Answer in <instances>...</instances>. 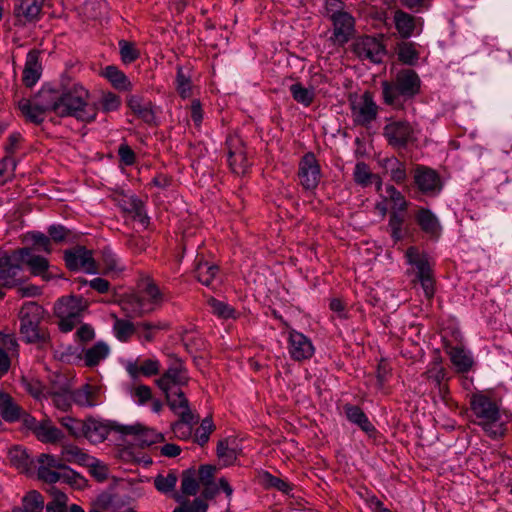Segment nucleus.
<instances>
[{
    "label": "nucleus",
    "mask_w": 512,
    "mask_h": 512,
    "mask_svg": "<svg viewBox=\"0 0 512 512\" xmlns=\"http://www.w3.org/2000/svg\"><path fill=\"white\" fill-rule=\"evenodd\" d=\"M101 75L109 81L114 89L120 92H129L133 89L130 79L114 65L106 66L102 70Z\"/></svg>",
    "instance_id": "26"
},
{
    "label": "nucleus",
    "mask_w": 512,
    "mask_h": 512,
    "mask_svg": "<svg viewBox=\"0 0 512 512\" xmlns=\"http://www.w3.org/2000/svg\"><path fill=\"white\" fill-rule=\"evenodd\" d=\"M405 257L407 263L417 269V278L422 286L425 296L427 298H431L434 295L435 289L434 279L427 257L420 254L415 247L408 248Z\"/></svg>",
    "instance_id": "9"
},
{
    "label": "nucleus",
    "mask_w": 512,
    "mask_h": 512,
    "mask_svg": "<svg viewBox=\"0 0 512 512\" xmlns=\"http://www.w3.org/2000/svg\"><path fill=\"white\" fill-rule=\"evenodd\" d=\"M109 354V346L105 342L99 341L84 352L83 360L87 367H94L105 360Z\"/></svg>",
    "instance_id": "35"
},
{
    "label": "nucleus",
    "mask_w": 512,
    "mask_h": 512,
    "mask_svg": "<svg viewBox=\"0 0 512 512\" xmlns=\"http://www.w3.org/2000/svg\"><path fill=\"white\" fill-rule=\"evenodd\" d=\"M192 423L193 421H185L180 418L179 421L172 425V431L177 438L187 439L191 436L192 433Z\"/></svg>",
    "instance_id": "63"
},
{
    "label": "nucleus",
    "mask_w": 512,
    "mask_h": 512,
    "mask_svg": "<svg viewBox=\"0 0 512 512\" xmlns=\"http://www.w3.org/2000/svg\"><path fill=\"white\" fill-rule=\"evenodd\" d=\"M290 92L293 99L304 106H309L313 102L315 96V88L313 86L307 88L301 83L292 84L290 86Z\"/></svg>",
    "instance_id": "40"
},
{
    "label": "nucleus",
    "mask_w": 512,
    "mask_h": 512,
    "mask_svg": "<svg viewBox=\"0 0 512 512\" xmlns=\"http://www.w3.org/2000/svg\"><path fill=\"white\" fill-rule=\"evenodd\" d=\"M333 23L332 40L334 43L344 45L354 32V18L345 11L335 12L330 16Z\"/></svg>",
    "instance_id": "19"
},
{
    "label": "nucleus",
    "mask_w": 512,
    "mask_h": 512,
    "mask_svg": "<svg viewBox=\"0 0 512 512\" xmlns=\"http://www.w3.org/2000/svg\"><path fill=\"white\" fill-rule=\"evenodd\" d=\"M22 505L29 512H42L44 508V499L39 492L31 491L23 498Z\"/></svg>",
    "instance_id": "53"
},
{
    "label": "nucleus",
    "mask_w": 512,
    "mask_h": 512,
    "mask_svg": "<svg viewBox=\"0 0 512 512\" xmlns=\"http://www.w3.org/2000/svg\"><path fill=\"white\" fill-rule=\"evenodd\" d=\"M130 395L137 405H145L152 400L151 388L147 385H137L130 390Z\"/></svg>",
    "instance_id": "59"
},
{
    "label": "nucleus",
    "mask_w": 512,
    "mask_h": 512,
    "mask_svg": "<svg viewBox=\"0 0 512 512\" xmlns=\"http://www.w3.org/2000/svg\"><path fill=\"white\" fill-rule=\"evenodd\" d=\"M84 467L89 468L90 474L99 482H103L108 478V467L100 460L92 456V461H88Z\"/></svg>",
    "instance_id": "55"
},
{
    "label": "nucleus",
    "mask_w": 512,
    "mask_h": 512,
    "mask_svg": "<svg viewBox=\"0 0 512 512\" xmlns=\"http://www.w3.org/2000/svg\"><path fill=\"white\" fill-rule=\"evenodd\" d=\"M393 19L395 28L402 38H409L414 34L416 28V19L414 16L402 10H396Z\"/></svg>",
    "instance_id": "33"
},
{
    "label": "nucleus",
    "mask_w": 512,
    "mask_h": 512,
    "mask_svg": "<svg viewBox=\"0 0 512 512\" xmlns=\"http://www.w3.org/2000/svg\"><path fill=\"white\" fill-rule=\"evenodd\" d=\"M67 267L70 270H82L87 274H98L99 269L93 258L92 251L83 246H78L72 250L66 251L64 256Z\"/></svg>",
    "instance_id": "12"
},
{
    "label": "nucleus",
    "mask_w": 512,
    "mask_h": 512,
    "mask_svg": "<svg viewBox=\"0 0 512 512\" xmlns=\"http://www.w3.org/2000/svg\"><path fill=\"white\" fill-rule=\"evenodd\" d=\"M119 434L125 437H131L130 442L140 446H150L164 440L161 433H158L154 429L147 428L140 423L120 426Z\"/></svg>",
    "instance_id": "13"
},
{
    "label": "nucleus",
    "mask_w": 512,
    "mask_h": 512,
    "mask_svg": "<svg viewBox=\"0 0 512 512\" xmlns=\"http://www.w3.org/2000/svg\"><path fill=\"white\" fill-rule=\"evenodd\" d=\"M353 177H354V181L362 187H367L370 184H372L373 182H375L377 191L381 190V187H382L381 179L379 178L378 175L373 174L370 171L369 166L364 162H358L355 165Z\"/></svg>",
    "instance_id": "32"
},
{
    "label": "nucleus",
    "mask_w": 512,
    "mask_h": 512,
    "mask_svg": "<svg viewBox=\"0 0 512 512\" xmlns=\"http://www.w3.org/2000/svg\"><path fill=\"white\" fill-rule=\"evenodd\" d=\"M169 408L185 421H193L194 416L190 410L188 399L182 389L165 394Z\"/></svg>",
    "instance_id": "23"
},
{
    "label": "nucleus",
    "mask_w": 512,
    "mask_h": 512,
    "mask_svg": "<svg viewBox=\"0 0 512 512\" xmlns=\"http://www.w3.org/2000/svg\"><path fill=\"white\" fill-rule=\"evenodd\" d=\"M34 434L43 443H56L64 438L63 432L48 419L40 420Z\"/></svg>",
    "instance_id": "30"
},
{
    "label": "nucleus",
    "mask_w": 512,
    "mask_h": 512,
    "mask_svg": "<svg viewBox=\"0 0 512 512\" xmlns=\"http://www.w3.org/2000/svg\"><path fill=\"white\" fill-rule=\"evenodd\" d=\"M263 480L269 487H273V488L277 489L278 491H281L285 494H289L290 491L292 490V487L288 482H286L278 477H275L268 472H265L263 474Z\"/></svg>",
    "instance_id": "61"
},
{
    "label": "nucleus",
    "mask_w": 512,
    "mask_h": 512,
    "mask_svg": "<svg viewBox=\"0 0 512 512\" xmlns=\"http://www.w3.org/2000/svg\"><path fill=\"white\" fill-rule=\"evenodd\" d=\"M284 333L287 339V350L294 361L310 359L315 353V347L309 337L289 327Z\"/></svg>",
    "instance_id": "10"
},
{
    "label": "nucleus",
    "mask_w": 512,
    "mask_h": 512,
    "mask_svg": "<svg viewBox=\"0 0 512 512\" xmlns=\"http://www.w3.org/2000/svg\"><path fill=\"white\" fill-rule=\"evenodd\" d=\"M447 353L458 372H467L472 368L474 359L469 350L462 346H453L448 349Z\"/></svg>",
    "instance_id": "27"
},
{
    "label": "nucleus",
    "mask_w": 512,
    "mask_h": 512,
    "mask_svg": "<svg viewBox=\"0 0 512 512\" xmlns=\"http://www.w3.org/2000/svg\"><path fill=\"white\" fill-rule=\"evenodd\" d=\"M298 176L301 185L306 190H313L319 184L321 178V170L313 153H306L302 157L299 163Z\"/></svg>",
    "instance_id": "16"
},
{
    "label": "nucleus",
    "mask_w": 512,
    "mask_h": 512,
    "mask_svg": "<svg viewBox=\"0 0 512 512\" xmlns=\"http://www.w3.org/2000/svg\"><path fill=\"white\" fill-rule=\"evenodd\" d=\"M43 308L35 302L25 303L20 310V334L26 343L46 345L49 334L41 327Z\"/></svg>",
    "instance_id": "5"
},
{
    "label": "nucleus",
    "mask_w": 512,
    "mask_h": 512,
    "mask_svg": "<svg viewBox=\"0 0 512 512\" xmlns=\"http://www.w3.org/2000/svg\"><path fill=\"white\" fill-rule=\"evenodd\" d=\"M26 241L31 242L36 250L43 251L47 254H50L51 249V242L49 236L45 235L41 232H29L25 236Z\"/></svg>",
    "instance_id": "47"
},
{
    "label": "nucleus",
    "mask_w": 512,
    "mask_h": 512,
    "mask_svg": "<svg viewBox=\"0 0 512 512\" xmlns=\"http://www.w3.org/2000/svg\"><path fill=\"white\" fill-rule=\"evenodd\" d=\"M475 423L490 437H500L505 432L507 415L498 404L483 393L473 394L470 401Z\"/></svg>",
    "instance_id": "2"
},
{
    "label": "nucleus",
    "mask_w": 512,
    "mask_h": 512,
    "mask_svg": "<svg viewBox=\"0 0 512 512\" xmlns=\"http://www.w3.org/2000/svg\"><path fill=\"white\" fill-rule=\"evenodd\" d=\"M385 168L390 171V176L397 184H401L406 180L407 174L405 166L396 158H388L385 160Z\"/></svg>",
    "instance_id": "45"
},
{
    "label": "nucleus",
    "mask_w": 512,
    "mask_h": 512,
    "mask_svg": "<svg viewBox=\"0 0 512 512\" xmlns=\"http://www.w3.org/2000/svg\"><path fill=\"white\" fill-rule=\"evenodd\" d=\"M51 493L54 497V500L47 504V512H67V495L56 488H51Z\"/></svg>",
    "instance_id": "57"
},
{
    "label": "nucleus",
    "mask_w": 512,
    "mask_h": 512,
    "mask_svg": "<svg viewBox=\"0 0 512 512\" xmlns=\"http://www.w3.org/2000/svg\"><path fill=\"white\" fill-rule=\"evenodd\" d=\"M60 423L63 427H65L69 431V433L73 437H75V438L84 437L86 420L82 421L79 419H75L71 416H64L60 419Z\"/></svg>",
    "instance_id": "48"
},
{
    "label": "nucleus",
    "mask_w": 512,
    "mask_h": 512,
    "mask_svg": "<svg viewBox=\"0 0 512 512\" xmlns=\"http://www.w3.org/2000/svg\"><path fill=\"white\" fill-rule=\"evenodd\" d=\"M127 106L131 112L148 125H157L151 101L138 94H130L126 98Z\"/></svg>",
    "instance_id": "21"
},
{
    "label": "nucleus",
    "mask_w": 512,
    "mask_h": 512,
    "mask_svg": "<svg viewBox=\"0 0 512 512\" xmlns=\"http://www.w3.org/2000/svg\"><path fill=\"white\" fill-rule=\"evenodd\" d=\"M189 376L187 370L180 360H175L163 375L156 380L157 386L164 394L174 392V390L182 389L187 385Z\"/></svg>",
    "instance_id": "11"
},
{
    "label": "nucleus",
    "mask_w": 512,
    "mask_h": 512,
    "mask_svg": "<svg viewBox=\"0 0 512 512\" xmlns=\"http://www.w3.org/2000/svg\"><path fill=\"white\" fill-rule=\"evenodd\" d=\"M123 211L129 213L135 220L142 225L148 224V217L143 202L135 196L124 197L120 203Z\"/></svg>",
    "instance_id": "29"
},
{
    "label": "nucleus",
    "mask_w": 512,
    "mask_h": 512,
    "mask_svg": "<svg viewBox=\"0 0 512 512\" xmlns=\"http://www.w3.org/2000/svg\"><path fill=\"white\" fill-rule=\"evenodd\" d=\"M119 49L121 60L125 64H130L140 56L139 50L135 44L126 40L119 41Z\"/></svg>",
    "instance_id": "52"
},
{
    "label": "nucleus",
    "mask_w": 512,
    "mask_h": 512,
    "mask_svg": "<svg viewBox=\"0 0 512 512\" xmlns=\"http://www.w3.org/2000/svg\"><path fill=\"white\" fill-rule=\"evenodd\" d=\"M102 110L106 113L119 110L122 104L121 97L114 92L105 91L99 100Z\"/></svg>",
    "instance_id": "49"
},
{
    "label": "nucleus",
    "mask_w": 512,
    "mask_h": 512,
    "mask_svg": "<svg viewBox=\"0 0 512 512\" xmlns=\"http://www.w3.org/2000/svg\"><path fill=\"white\" fill-rule=\"evenodd\" d=\"M352 115L355 121L364 125L373 120L377 113V106L372 100L369 92L360 95H352L350 97Z\"/></svg>",
    "instance_id": "15"
},
{
    "label": "nucleus",
    "mask_w": 512,
    "mask_h": 512,
    "mask_svg": "<svg viewBox=\"0 0 512 512\" xmlns=\"http://www.w3.org/2000/svg\"><path fill=\"white\" fill-rule=\"evenodd\" d=\"M425 374L427 379L432 381L437 386H440L445 378V370L439 362L431 363Z\"/></svg>",
    "instance_id": "62"
},
{
    "label": "nucleus",
    "mask_w": 512,
    "mask_h": 512,
    "mask_svg": "<svg viewBox=\"0 0 512 512\" xmlns=\"http://www.w3.org/2000/svg\"><path fill=\"white\" fill-rule=\"evenodd\" d=\"M52 90H41L32 99H21L18 108L25 119L33 125H39L51 109Z\"/></svg>",
    "instance_id": "7"
},
{
    "label": "nucleus",
    "mask_w": 512,
    "mask_h": 512,
    "mask_svg": "<svg viewBox=\"0 0 512 512\" xmlns=\"http://www.w3.org/2000/svg\"><path fill=\"white\" fill-rule=\"evenodd\" d=\"M176 90L178 94L183 98L187 99L192 95V82L191 77L185 73L182 67H178L176 75Z\"/></svg>",
    "instance_id": "43"
},
{
    "label": "nucleus",
    "mask_w": 512,
    "mask_h": 512,
    "mask_svg": "<svg viewBox=\"0 0 512 512\" xmlns=\"http://www.w3.org/2000/svg\"><path fill=\"white\" fill-rule=\"evenodd\" d=\"M120 426L122 425L116 422L89 418L86 420L84 438L93 444H98L103 442L110 432L119 433Z\"/></svg>",
    "instance_id": "18"
},
{
    "label": "nucleus",
    "mask_w": 512,
    "mask_h": 512,
    "mask_svg": "<svg viewBox=\"0 0 512 512\" xmlns=\"http://www.w3.org/2000/svg\"><path fill=\"white\" fill-rule=\"evenodd\" d=\"M20 250H27V254L21 255V264L25 263L34 276H40L43 280L48 281L51 279V274L48 272L49 262L40 255H34L32 248L25 247Z\"/></svg>",
    "instance_id": "22"
},
{
    "label": "nucleus",
    "mask_w": 512,
    "mask_h": 512,
    "mask_svg": "<svg viewBox=\"0 0 512 512\" xmlns=\"http://www.w3.org/2000/svg\"><path fill=\"white\" fill-rule=\"evenodd\" d=\"M37 476L45 483L62 482L76 489L87 486V480L52 454L42 453L37 458Z\"/></svg>",
    "instance_id": "3"
},
{
    "label": "nucleus",
    "mask_w": 512,
    "mask_h": 512,
    "mask_svg": "<svg viewBox=\"0 0 512 512\" xmlns=\"http://www.w3.org/2000/svg\"><path fill=\"white\" fill-rule=\"evenodd\" d=\"M354 52L362 60L380 63L385 56V48L380 40L371 36L358 38L353 45Z\"/></svg>",
    "instance_id": "14"
},
{
    "label": "nucleus",
    "mask_w": 512,
    "mask_h": 512,
    "mask_svg": "<svg viewBox=\"0 0 512 512\" xmlns=\"http://www.w3.org/2000/svg\"><path fill=\"white\" fill-rule=\"evenodd\" d=\"M414 182L422 193L430 196L438 195L443 188L439 174L425 166L416 167Z\"/></svg>",
    "instance_id": "17"
},
{
    "label": "nucleus",
    "mask_w": 512,
    "mask_h": 512,
    "mask_svg": "<svg viewBox=\"0 0 512 512\" xmlns=\"http://www.w3.org/2000/svg\"><path fill=\"white\" fill-rule=\"evenodd\" d=\"M90 93L80 83H74L60 96L54 97L52 93V111L59 116H71L78 121L89 124L97 116V106L89 102Z\"/></svg>",
    "instance_id": "1"
},
{
    "label": "nucleus",
    "mask_w": 512,
    "mask_h": 512,
    "mask_svg": "<svg viewBox=\"0 0 512 512\" xmlns=\"http://www.w3.org/2000/svg\"><path fill=\"white\" fill-rule=\"evenodd\" d=\"M83 309L84 304L81 297L69 296L60 299L55 306V313L60 320V330L71 331L80 322Z\"/></svg>",
    "instance_id": "8"
},
{
    "label": "nucleus",
    "mask_w": 512,
    "mask_h": 512,
    "mask_svg": "<svg viewBox=\"0 0 512 512\" xmlns=\"http://www.w3.org/2000/svg\"><path fill=\"white\" fill-rule=\"evenodd\" d=\"M25 390L31 394L35 399L42 401L48 400L49 390L43 386L38 380H24Z\"/></svg>",
    "instance_id": "54"
},
{
    "label": "nucleus",
    "mask_w": 512,
    "mask_h": 512,
    "mask_svg": "<svg viewBox=\"0 0 512 512\" xmlns=\"http://www.w3.org/2000/svg\"><path fill=\"white\" fill-rule=\"evenodd\" d=\"M420 88V78L417 73L411 69L399 71L393 81L382 83V93L386 104L400 107L403 100L411 98L418 94Z\"/></svg>",
    "instance_id": "4"
},
{
    "label": "nucleus",
    "mask_w": 512,
    "mask_h": 512,
    "mask_svg": "<svg viewBox=\"0 0 512 512\" xmlns=\"http://www.w3.org/2000/svg\"><path fill=\"white\" fill-rule=\"evenodd\" d=\"M103 273L106 275H119L125 270L121 259L109 248L102 251Z\"/></svg>",
    "instance_id": "37"
},
{
    "label": "nucleus",
    "mask_w": 512,
    "mask_h": 512,
    "mask_svg": "<svg viewBox=\"0 0 512 512\" xmlns=\"http://www.w3.org/2000/svg\"><path fill=\"white\" fill-rule=\"evenodd\" d=\"M45 0H15L14 15L22 23L35 22L40 19Z\"/></svg>",
    "instance_id": "20"
},
{
    "label": "nucleus",
    "mask_w": 512,
    "mask_h": 512,
    "mask_svg": "<svg viewBox=\"0 0 512 512\" xmlns=\"http://www.w3.org/2000/svg\"><path fill=\"white\" fill-rule=\"evenodd\" d=\"M208 304L211 308L212 313L220 318L228 319L235 317L234 309L230 305L222 301L211 298L208 300Z\"/></svg>",
    "instance_id": "56"
},
{
    "label": "nucleus",
    "mask_w": 512,
    "mask_h": 512,
    "mask_svg": "<svg viewBox=\"0 0 512 512\" xmlns=\"http://www.w3.org/2000/svg\"><path fill=\"white\" fill-rule=\"evenodd\" d=\"M10 461L18 468H24L28 465V455L21 447H13L9 451Z\"/></svg>",
    "instance_id": "64"
},
{
    "label": "nucleus",
    "mask_w": 512,
    "mask_h": 512,
    "mask_svg": "<svg viewBox=\"0 0 512 512\" xmlns=\"http://www.w3.org/2000/svg\"><path fill=\"white\" fill-rule=\"evenodd\" d=\"M415 218L424 233L428 234L431 238H439L442 226L437 216L430 209H419Z\"/></svg>",
    "instance_id": "24"
},
{
    "label": "nucleus",
    "mask_w": 512,
    "mask_h": 512,
    "mask_svg": "<svg viewBox=\"0 0 512 512\" xmlns=\"http://www.w3.org/2000/svg\"><path fill=\"white\" fill-rule=\"evenodd\" d=\"M385 201L393 204L395 211L404 212L408 207V202L404 196L398 191L393 185H387L385 187Z\"/></svg>",
    "instance_id": "42"
},
{
    "label": "nucleus",
    "mask_w": 512,
    "mask_h": 512,
    "mask_svg": "<svg viewBox=\"0 0 512 512\" xmlns=\"http://www.w3.org/2000/svg\"><path fill=\"white\" fill-rule=\"evenodd\" d=\"M95 393L91 386L85 385L71 392L72 402L82 407H93L98 404Z\"/></svg>",
    "instance_id": "39"
},
{
    "label": "nucleus",
    "mask_w": 512,
    "mask_h": 512,
    "mask_svg": "<svg viewBox=\"0 0 512 512\" xmlns=\"http://www.w3.org/2000/svg\"><path fill=\"white\" fill-rule=\"evenodd\" d=\"M177 483V476L173 472H169L167 475L159 474L154 479V485L156 489L161 493H168L174 490Z\"/></svg>",
    "instance_id": "51"
},
{
    "label": "nucleus",
    "mask_w": 512,
    "mask_h": 512,
    "mask_svg": "<svg viewBox=\"0 0 512 512\" xmlns=\"http://www.w3.org/2000/svg\"><path fill=\"white\" fill-rule=\"evenodd\" d=\"M21 408L13 401L11 396L0 391V413L7 422H15L22 416Z\"/></svg>",
    "instance_id": "34"
},
{
    "label": "nucleus",
    "mask_w": 512,
    "mask_h": 512,
    "mask_svg": "<svg viewBox=\"0 0 512 512\" xmlns=\"http://www.w3.org/2000/svg\"><path fill=\"white\" fill-rule=\"evenodd\" d=\"M113 331L115 337L121 342H127L130 337L136 331V326L129 321L124 319H116L113 325Z\"/></svg>",
    "instance_id": "44"
},
{
    "label": "nucleus",
    "mask_w": 512,
    "mask_h": 512,
    "mask_svg": "<svg viewBox=\"0 0 512 512\" xmlns=\"http://www.w3.org/2000/svg\"><path fill=\"white\" fill-rule=\"evenodd\" d=\"M398 58L407 65H414L419 59V53L412 42H403L398 45Z\"/></svg>",
    "instance_id": "41"
},
{
    "label": "nucleus",
    "mask_w": 512,
    "mask_h": 512,
    "mask_svg": "<svg viewBox=\"0 0 512 512\" xmlns=\"http://www.w3.org/2000/svg\"><path fill=\"white\" fill-rule=\"evenodd\" d=\"M403 224L404 216L400 214L399 211L391 212L388 227L390 230L391 237L395 242L402 240L404 237Z\"/></svg>",
    "instance_id": "46"
},
{
    "label": "nucleus",
    "mask_w": 512,
    "mask_h": 512,
    "mask_svg": "<svg viewBox=\"0 0 512 512\" xmlns=\"http://www.w3.org/2000/svg\"><path fill=\"white\" fill-rule=\"evenodd\" d=\"M41 76V64L39 52L31 50L27 53L22 81L27 87H33Z\"/></svg>",
    "instance_id": "25"
},
{
    "label": "nucleus",
    "mask_w": 512,
    "mask_h": 512,
    "mask_svg": "<svg viewBox=\"0 0 512 512\" xmlns=\"http://www.w3.org/2000/svg\"><path fill=\"white\" fill-rule=\"evenodd\" d=\"M48 399H51L52 403L61 410H67L72 403L71 392L63 390L58 392L48 393Z\"/></svg>",
    "instance_id": "58"
},
{
    "label": "nucleus",
    "mask_w": 512,
    "mask_h": 512,
    "mask_svg": "<svg viewBox=\"0 0 512 512\" xmlns=\"http://www.w3.org/2000/svg\"><path fill=\"white\" fill-rule=\"evenodd\" d=\"M61 460L65 464L71 463L85 466V464H89L88 461H92V456L76 445L65 444L61 449Z\"/></svg>",
    "instance_id": "31"
},
{
    "label": "nucleus",
    "mask_w": 512,
    "mask_h": 512,
    "mask_svg": "<svg viewBox=\"0 0 512 512\" xmlns=\"http://www.w3.org/2000/svg\"><path fill=\"white\" fill-rule=\"evenodd\" d=\"M218 273V267L207 261L199 260L195 267V275L200 283L210 287Z\"/></svg>",
    "instance_id": "38"
},
{
    "label": "nucleus",
    "mask_w": 512,
    "mask_h": 512,
    "mask_svg": "<svg viewBox=\"0 0 512 512\" xmlns=\"http://www.w3.org/2000/svg\"><path fill=\"white\" fill-rule=\"evenodd\" d=\"M208 504L203 498H195L193 501H185L173 512H207Z\"/></svg>",
    "instance_id": "60"
},
{
    "label": "nucleus",
    "mask_w": 512,
    "mask_h": 512,
    "mask_svg": "<svg viewBox=\"0 0 512 512\" xmlns=\"http://www.w3.org/2000/svg\"><path fill=\"white\" fill-rule=\"evenodd\" d=\"M164 295L151 281L137 294H131L122 301V309L129 316H140L156 310L164 302Z\"/></svg>",
    "instance_id": "6"
},
{
    "label": "nucleus",
    "mask_w": 512,
    "mask_h": 512,
    "mask_svg": "<svg viewBox=\"0 0 512 512\" xmlns=\"http://www.w3.org/2000/svg\"><path fill=\"white\" fill-rule=\"evenodd\" d=\"M384 136L395 148H404L410 140L408 130H385Z\"/></svg>",
    "instance_id": "50"
},
{
    "label": "nucleus",
    "mask_w": 512,
    "mask_h": 512,
    "mask_svg": "<svg viewBox=\"0 0 512 512\" xmlns=\"http://www.w3.org/2000/svg\"><path fill=\"white\" fill-rule=\"evenodd\" d=\"M228 163L233 173L237 175L245 174L251 165L247 158L246 152L242 148L235 150L230 148Z\"/></svg>",
    "instance_id": "36"
},
{
    "label": "nucleus",
    "mask_w": 512,
    "mask_h": 512,
    "mask_svg": "<svg viewBox=\"0 0 512 512\" xmlns=\"http://www.w3.org/2000/svg\"><path fill=\"white\" fill-rule=\"evenodd\" d=\"M344 411L347 419L357 425L362 431L368 435H372L376 432L374 425L370 422L366 414L361 408L355 405H345Z\"/></svg>",
    "instance_id": "28"
}]
</instances>
